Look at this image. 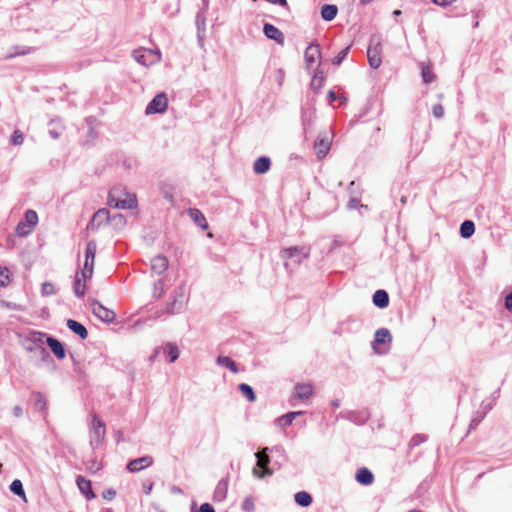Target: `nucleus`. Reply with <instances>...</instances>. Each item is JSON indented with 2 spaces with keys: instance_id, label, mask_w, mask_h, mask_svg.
I'll use <instances>...</instances> for the list:
<instances>
[{
  "instance_id": "1",
  "label": "nucleus",
  "mask_w": 512,
  "mask_h": 512,
  "mask_svg": "<svg viewBox=\"0 0 512 512\" xmlns=\"http://www.w3.org/2000/svg\"><path fill=\"white\" fill-rule=\"evenodd\" d=\"M309 256L310 247L308 246H291L280 251V257L284 261V267L287 271L290 268L289 260L295 265H300Z\"/></svg>"
},
{
  "instance_id": "2",
  "label": "nucleus",
  "mask_w": 512,
  "mask_h": 512,
  "mask_svg": "<svg viewBox=\"0 0 512 512\" xmlns=\"http://www.w3.org/2000/svg\"><path fill=\"white\" fill-rule=\"evenodd\" d=\"M383 44L381 35H372L367 48V60L371 68L377 69L382 64Z\"/></svg>"
},
{
  "instance_id": "3",
  "label": "nucleus",
  "mask_w": 512,
  "mask_h": 512,
  "mask_svg": "<svg viewBox=\"0 0 512 512\" xmlns=\"http://www.w3.org/2000/svg\"><path fill=\"white\" fill-rule=\"evenodd\" d=\"M38 223V215L36 211L29 209L24 214V220L20 221L15 229V232L20 237H26L32 233L34 227Z\"/></svg>"
},
{
  "instance_id": "4",
  "label": "nucleus",
  "mask_w": 512,
  "mask_h": 512,
  "mask_svg": "<svg viewBox=\"0 0 512 512\" xmlns=\"http://www.w3.org/2000/svg\"><path fill=\"white\" fill-rule=\"evenodd\" d=\"M257 459L256 465L253 468V475L258 478H264L273 474V470L269 467V457L266 454V450H258L255 453Z\"/></svg>"
},
{
  "instance_id": "5",
  "label": "nucleus",
  "mask_w": 512,
  "mask_h": 512,
  "mask_svg": "<svg viewBox=\"0 0 512 512\" xmlns=\"http://www.w3.org/2000/svg\"><path fill=\"white\" fill-rule=\"evenodd\" d=\"M331 144L332 135L329 131L319 133L314 143L315 154L319 160L328 154Z\"/></svg>"
},
{
  "instance_id": "6",
  "label": "nucleus",
  "mask_w": 512,
  "mask_h": 512,
  "mask_svg": "<svg viewBox=\"0 0 512 512\" xmlns=\"http://www.w3.org/2000/svg\"><path fill=\"white\" fill-rule=\"evenodd\" d=\"M45 337L46 338V344L48 345V347L51 349V351L53 352V354L58 358V359H64L65 356H66V351H65V347L63 345L62 342H60L58 339H56L55 337L51 336V335H48V334H45V333H38V337H35L34 338V342L37 343H43L42 341V338Z\"/></svg>"
},
{
  "instance_id": "7",
  "label": "nucleus",
  "mask_w": 512,
  "mask_h": 512,
  "mask_svg": "<svg viewBox=\"0 0 512 512\" xmlns=\"http://www.w3.org/2000/svg\"><path fill=\"white\" fill-rule=\"evenodd\" d=\"M168 106V99L166 94L159 93L153 97L146 107L145 113L150 114H161L164 113Z\"/></svg>"
},
{
  "instance_id": "8",
  "label": "nucleus",
  "mask_w": 512,
  "mask_h": 512,
  "mask_svg": "<svg viewBox=\"0 0 512 512\" xmlns=\"http://www.w3.org/2000/svg\"><path fill=\"white\" fill-rule=\"evenodd\" d=\"M160 354H163L167 357V361L169 363L175 362L179 357V349L177 345L173 343H167L163 347H158L155 349L154 353L150 356V360L154 361Z\"/></svg>"
},
{
  "instance_id": "9",
  "label": "nucleus",
  "mask_w": 512,
  "mask_h": 512,
  "mask_svg": "<svg viewBox=\"0 0 512 512\" xmlns=\"http://www.w3.org/2000/svg\"><path fill=\"white\" fill-rule=\"evenodd\" d=\"M92 313L105 323H112L115 320V312L104 307L99 301L91 303Z\"/></svg>"
},
{
  "instance_id": "10",
  "label": "nucleus",
  "mask_w": 512,
  "mask_h": 512,
  "mask_svg": "<svg viewBox=\"0 0 512 512\" xmlns=\"http://www.w3.org/2000/svg\"><path fill=\"white\" fill-rule=\"evenodd\" d=\"M108 203L111 207L117 209H131L136 205V198L129 197L126 199H119L116 197V191L112 190L108 195Z\"/></svg>"
},
{
  "instance_id": "11",
  "label": "nucleus",
  "mask_w": 512,
  "mask_h": 512,
  "mask_svg": "<svg viewBox=\"0 0 512 512\" xmlns=\"http://www.w3.org/2000/svg\"><path fill=\"white\" fill-rule=\"evenodd\" d=\"M337 418H343V419L349 420L357 425H362L368 420L369 413L367 410H360V411L344 410V411L340 412V414Z\"/></svg>"
},
{
  "instance_id": "12",
  "label": "nucleus",
  "mask_w": 512,
  "mask_h": 512,
  "mask_svg": "<svg viewBox=\"0 0 512 512\" xmlns=\"http://www.w3.org/2000/svg\"><path fill=\"white\" fill-rule=\"evenodd\" d=\"M320 56H321L320 46L318 44H313V43L310 44L306 48L305 53H304V58H305L307 69H311L313 67V65L317 63V61H318L317 68H319Z\"/></svg>"
},
{
  "instance_id": "13",
  "label": "nucleus",
  "mask_w": 512,
  "mask_h": 512,
  "mask_svg": "<svg viewBox=\"0 0 512 512\" xmlns=\"http://www.w3.org/2000/svg\"><path fill=\"white\" fill-rule=\"evenodd\" d=\"M110 220V213L109 210L106 208H101L97 212L94 213L92 219L87 225L88 229L96 230L98 229L102 224L108 223Z\"/></svg>"
},
{
  "instance_id": "14",
  "label": "nucleus",
  "mask_w": 512,
  "mask_h": 512,
  "mask_svg": "<svg viewBox=\"0 0 512 512\" xmlns=\"http://www.w3.org/2000/svg\"><path fill=\"white\" fill-rule=\"evenodd\" d=\"M76 484L80 492L85 496L87 500L96 498V494L92 490V484L90 480L79 475L76 478Z\"/></svg>"
},
{
  "instance_id": "15",
  "label": "nucleus",
  "mask_w": 512,
  "mask_h": 512,
  "mask_svg": "<svg viewBox=\"0 0 512 512\" xmlns=\"http://www.w3.org/2000/svg\"><path fill=\"white\" fill-rule=\"evenodd\" d=\"M153 463V459L150 456H143L134 460H131L127 464V469L130 472H139L149 466H151Z\"/></svg>"
},
{
  "instance_id": "16",
  "label": "nucleus",
  "mask_w": 512,
  "mask_h": 512,
  "mask_svg": "<svg viewBox=\"0 0 512 512\" xmlns=\"http://www.w3.org/2000/svg\"><path fill=\"white\" fill-rule=\"evenodd\" d=\"M264 35L271 40H274L278 44L284 43V35L283 33L273 24L265 23L263 27Z\"/></svg>"
},
{
  "instance_id": "17",
  "label": "nucleus",
  "mask_w": 512,
  "mask_h": 512,
  "mask_svg": "<svg viewBox=\"0 0 512 512\" xmlns=\"http://www.w3.org/2000/svg\"><path fill=\"white\" fill-rule=\"evenodd\" d=\"M105 435V425L103 421L96 416L93 417V435L91 444L95 441L96 445H100Z\"/></svg>"
},
{
  "instance_id": "18",
  "label": "nucleus",
  "mask_w": 512,
  "mask_h": 512,
  "mask_svg": "<svg viewBox=\"0 0 512 512\" xmlns=\"http://www.w3.org/2000/svg\"><path fill=\"white\" fill-rule=\"evenodd\" d=\"M184 303V295L182 290L175 293L174 299L172 302L168 303L166 306V314L173 315L175 313L180 312L183 308Z\"/></svg>"
},
{
  "instance_id": "19",
  "label": "nucleus",
  "mask_w": 512,
  "mask_h": 512,
  "mask_svg": "<svg viewBox=\"0 0 512 512\" xmlns=\"http://www.w3.org/2000/svg\"><path fill=\"white\" fill-rule=\"evenodd\" d=\"M168 268V259L164 255H157L151 259V270L161 275L163 274Z\"/></svg>"
},
{
  "instance_id": "20",
  "label": "nucleus",
  "mask_w": 512,
  "mask_h": 512,
  "mask_svg": "<svg viewBox=\"0 0 512 512\" xmlns=\"http://www.w3.org/2000/svg\"><path fill=\"white\" fill-rule=\"evenodd\" d=\"M66 325L73 333L78 335L82 340H85L88 337L87 328L80 322L73 319H68Z\"/></svg>"
},
{
  "instance_id": "21",
  "label": "nucleus",
  "mask_w": 512,
  "mask_h": 512,
  "mask_svg": "<svg viewBox=\"0 0 512 512\" xmlns=\"http://www.w3.org/2000/svg\"><path fill=\"white\" fill-rule=\"evenodd\" d=\"M271 167V160L267 156H260L257 158L253 165V170L256 174H265Z\"/></svg>"
},
{
  "instance_id": "22",
  "label": "nucleus",
  "mask_w": 512,
  "mask_h": 512,
  "mask_svg": "<svg viewBox=\"0 0 512 512\" xmlns=\"http://www.w3.org/2000/svg\"><path fill=\"white\" fill-rule=\"evenodd\" d=\"M188 215L203 230L208 228V223L204 214L197 208H189Z\"/></svg>"
},
{
  "instance_id": "23",
  "label": "nucleus",
  "mask_w": 512,
  "mask_h": 512,
  "mask_svg": "<svg viewBox=\"0 0 512 512\" xmlns=\"http://www.w3.org/2000/svg\"><path fill=\"white\" fill-rule=\"evenodd\" d=\"M153 56L154 55H153L152 50L138 49L133 52V58L135 59V61L144 66H148L149 64H151L153 62V60L148 59Z\"/></svg>"
},
{
  "instance_id": "24",
  "label": "nucleus",
  "mask_w": 512,
  "mask_h": 512,
  "mask_svg": "<svg viewBox=\"0 0 512 512\" xmlns=\"http://www.w3.org/2000/svg\"><path fill=\"white\" fill-rule=\"evenodd\" d=\"M338 13V7L334 4H325L321 8V17L325 21H332Z\"/></svg>"
},
{
  "instance_id": "25",
  "label": "nucleus",
  "mask_w": 512,
  "mask_h": 512,
  "mask_svg": "<svg viewBox=\"0 0 512 512\" xmlns=\"http://www.w3.org/2000/svg\"><path fill=\"white\" fill-rule=\"evenodd\" d=\"M313 392V387L310 384H297L295 386V396L299 399H308Z\"/></svg>"
},
{
  "instance_id": "26",
  "label": "nucleus",
  "mask_w": 512,
  "mask_h": 512,
  "mask_svg": "<svg viewBox=\"0 0 512 512\" xmlns=\"http://www.w3.org/2000/svg\"><path fill=\"white\" fill-rule=\"evenodd\" d=\"M82 276L80 277V273L77 272L74 279L73 290L78 298H82L85 295L86 285Z\"/></svg>"
},
{
  "instance_id": "27",
  "label": "nucleus",
  "mask_w": 512,
  "mask_h": 512,
  "mask_svg": "<svg viewBox=\"0 0 512 512\" xmlns=\"http://www.w3.org/2000/svg\"><path fill=\"white\" fill-rule=\"evenodd\" d=\"M216 363L220 366L228 368L233 373L239 372L237 363L228 356H218Z\"/></svg>"
},
{
  "instance_id": "28",
  "label": "nucleus",
  "mask_w": 512,
  "mask_h": 512,
  "mask_svg": "<svg viewBox=\"0 0 512 512\" xmlns=\"http://www.w3.org/2000/svg\"><path fill=\"white\" fill-rule=\"evenodd\" d=\"M356 480L362 485H370L372 484L374 477L368 469L361 468L356 473Z\"/></svg>"
},
{
  "instance_id": "29",
  "label": "nucleus",
  "mask_w": 512,
  "mask_h": 512,
  "mask_svg": "<svg viewBox=\"0 0 512 512\" xmlns=\"http://www.w3.org/2000/svg\"><path fill=\"white\" fill-rule=\"evenodd\" d=\"M228 484L226 481H220L214 491V501L222 502L227 495Z\"/></svg>"
},
{
  "instance_id": "30",
  "label": "nucleus",
  "mask_w": 512,
  "mask_h": 512,
  "mask_svg": "<svg viewBox=\"0 0 512 512\" xmlns=\"http://www.w3.org/2000/svg\"><path fill=\"white\" fill-rule=\"evenodd\" d=\"M384 344V327L379 328L375 332V339L372 342V349L378 355H381L383 352L380 349V345Z\"/></svg>"
},
{
  "instance_id": "31",
  "label": "nucleus",
  "mask_w": 512,
  "mask_h": 512,
  "mask_svg": "<svg viewBox=\"0 0 512 512\" xmlns=\"http://www.w3.org/2000/svg\"><path fill=\"white\" fill-rule=\"evenodd\" d=\"M421 76L425 83H431L435 79V74L432 70L431 63H422L421 64Z\"/></svg>"
},
{
  "instance_id": "32",
  "label": "nucleus",
  "mask_w": 512,
  "mask_h": 512,
  "mask_svg": "<svg viewBox=\"0 0 512 512\" xmlns=\"http://www.w3.org/2000/svg\"><path fill=\"white\" fill-rule=\"evenodd\" d=\"M302 414H303L302 411L288 412L287 414L278 418V423L283 428L288 427L289 425L292 424L293 420L296 417L301 416Z\"/></svg>"
},
{
  "instance_id": "33",
  "label": "nucleus",
  "mask_w": 512,
  "mask_h": 512,
  "mask_svg": "<svg viewBox=\"0 0 512 512\" xmlns=\"http://www.w3.org/2000/svg\"><path fill=\"white\" fill-rule=\"evenodd\" d=\"M238 390L249 402L256 401V394L250 385L246 383H241L238 385Z\"/></svg>"
},
{
  "instance_id": "34",
  "label": "nucleus",
  "mask_w": 512,
  "mask_h": 512,
  "mask_svg": "<svg viewBox=\"0 0 512 512\" xmlns=\"http://www.w3.org/2000/svg\"><path fill=\"white\" fill-rule=\"evenodd\" d=\"M27 351L34 352L41 357L43 361L51 359L50 353L41 345H31L26 347Z\"/></svg>"
},
{
  "instance_id": "35",
  "label": "nucleus",
  "mask_w": 512,
  "mask_h": 512,
  "mask_svg": "<svg viewBox=\"0 0 512 512\" xmlns=\"http://www.w3.org/2000/svg\"><path fill=\"white\" fill-rule=\"evenodd\" d=\"M324 79L323 71L317 68L311 80V88L313 90H319L324 84Z\"/></svg>"
},
{
  "instance_id": "36",
  "label": "nucleus",
  "mask_w": 512,
  "mask_h": 512,
  "mask_svg": "<svg viewBox=\"0 0 512 512\" xmlns=\"http://www.w3.org/2000/svg\"><path fill=\"white\" fill-rule=\"evenodd\" d=\"M13 52L7 54L4 59L8 60V59H12V58H15L16 56H20V55H27L31 52L34 51V48L32 47H27V46H15L13 47Z\"/></svg>"
},
{
  "instance_id": "37",
  "label": "nucleus",
  "mask_w": 512,
  "mask_h": 512,
  "mask_svg": "<svg viewBox=\"0 0 512 512\" xmlns=\"http://www.w3.org/2000/svg\"><path fill=\"white\" fill-rule=\"evenodd\" d=\"M32 398L34 401L35 408L38 409L39 411L43 412L47 406V402H46V398H45L44 394L41 392H33Z\"/></svg>"
},
{
  "instance_id": "38",
  "label": "nucleus",
  "mask_w": 512,
  "mask_h": 512,
  "mask_svg": "<svg viewBox=\"0 0 512 512\" xmlns=\"http://www.w3.org/2000/svg\"><path fill=\"white\" fill-rule=\"evenodd\" d=\"M475 225L472 221L466 220L460 226V234L463 238H469L474 234Z\"/></svg>"
},
{
  "instance_id": "39",
  "label": "nucleus",
  "mask_w": 512,
  "mask_h": 512,
  "mask_svg": "<svg viewBox=\"0 0 512 512\" xmlns=\"http://www.w3.org/2000/svg\"><path fill=\"white\" fill-rule=\"evenodd\" d=\"M313 117H314V111L312 109L302 108L301 121H302L304 130H306L307 128H309L312 125Z\"/></svg>"
},
{
  "instance_id": "40",
  "label": "nucleus",
  "mask_w": 512,
  "mask_h": 512,
  "mask_svg": "<svg viewBox=\"0 0 512 512\" xmlns=\"http://www.w3.org/2000/svg\"><path fill=\"white\" fill-rule=\"evenodd\" d=\"M295 502L302 507H307L312 503V497L309 493L301 491L295 494Z\"/></svg>"
},
{
  "instance_id": "41",
  "label": "nucleus",
  "mask_w": 512,
  "mask_h": 512,
  "mask_svg": "<svg viewBox=\"0 0 512 512\" xmlns=\"http://www.w3.org/2000/svg\"><path fill=\"white\" fill-rule=\"evenodd\" d=\"M109 222L115 229H122L126 225V217L121 213H116L113 216H110Z\"/></svg>"
},
{
  "instance_id": "42",
  "label": "nucleus",
  "mask_w": 512,
  "mask_h": 512,
  "mask_svg": "<svg viewBox=\"0 0 512 512\" xmlns=\"http://www.w3.org/2000/svg\"><path fill=\"white\" fill-rule=\"evenodd\" d=\"M361 197H350L348 203H347V209L348 210H354L358 209L360 214H362V210L367 211L368 206L360 203Z\"/></svg>"
},
{
  "instance_id": "43",
  "label": "nucleus",
  "mask_w": 512,
  "mask_h": 512,
  "mask_svg": "<svg viewBox=\"0 0 512 512\" xmlns=\"http://www.w3.org/2000/svg\"><path fill=\"white\" fill-rule=\"evenodd\" d=\"M10 490L14 494H16L19 497H21L25 502H27V498H26V494H25V491H24V488H23V484H22V482L20 480H18V479L14 480L11 483V485H10Z\"/></svg>"
},
{
  "instance_id": "44",
  "label": "nucleus",
  "mask_w": 512,
  "mask_h": 512,
  "mask_svg": "<svg viewBox=\"0 0 512 512\" xmlns=\"http://www.w3.org/2000/svg\"><path fill=\"white\" fill-rule=\"evenodd\" d=\"M96 249H97V246H96L95 241H93V240L89 241L86 244L85 260L94 261L95 256H96Z\"/></svg>"
},
{
  "instance_id": "45",
  "label": "nucleus",
  "mask_w": 512,
  "mask_h": 512,
  "mask_svg": "<svg viewBox=\"0 0 512 512\" xmlns=\"http://www.w3.org/2000/svg\"><path fill=\"white\" fill-rule=\"evenodd\" d=\"M94 261H84L83 269L79 272L83 279H89L93 274Z\"/></svg>"
},
{
  "instance_id": "46",
  "label": "nucleus",
  "mask_w": 512,
  "mask_h": 512,
  "mask_svg": "<svg viewBox=\"0 0 512 512\" xmlns=\"http://www.w3.org/2000/svg\"><path fill=\"white\" fill-rule=\"evenodd\" d=\"M11 280V273L7 267L0 266V287H6Z\"/></svg>"
},
{
  "instance_id": "47",
  "label": "nucleus",
  "mask_w": 512,
  "mask_h": 512,
  "mask_svg": "<svg viewBox=\"0 0 512 512\" xmlns=\"http://www.w3.org/2000/svg\"><path fill=\"white\" fill-rule=\"evenodd\" d=\"M349 197H361L362 190L360 184L356 181H351L348 186Z\"/></svg>"
},
{
  "instance_id": "48",
  "label": "nucleus",
  "mask_w": 512,
  "mask_h": 512,
  "mask_svg": "<svg viewBox=\"0 0 512 512\" xmlns=\"http://www.w3.org/2000/svg\"><path fill=\"white\" fill-rule=\"evenodd\" d=\"M350 50V46H347L346 48L342 49L332 60L333 65L339 66L344 59L347 57Z\"/></svg>"
},
{
  "instance_id": "49",
  "label": "nucleus",
  "mask_w": 512,
  "mask_h": 512,
  "mask_svg": "<svg viewBox=\"0 0 512 512\" xmlns=\"http://www.w3.org/2000/svg\"><path fill=\"white\" fill-rule=\"evenodd\" d=\"M373 303L381 309L384 308V289H379L374 293Z\"/></svg>"
},
{
  "instance_id": "50",
  "label": "nucleus",
  "mask_w": 512,
  "mask_h": 512,
  "mask_svg": "<svg viewBox=\"0 0 512 512\" xmlns=\"http://www.w3.org/2000/svg\"><path fill=\"white\" fill-rule=\"evenodd\" d=\"M56 293L55 286L51 282H44L41 286V294L43 296H51Z\"/></svg>"
},
{
  "instance_id": "51",
  "label": "nucleus",
  "mask_w": 512,
  "mask_h": 512,
  "mask_svg": "<svg viewBox=\"0 0 512 512\" xmlns=\"http://www.w3.org/2000/svg\"><path fill=\"white\" fill-rule=\"evenodd\" d=\"M164 294V284H163V280L159 279L157 280L155 283H154V286H153V296L156 298V299H159L162 297V295Z\"/></svg>"
},
{
  "instance_id": "52",
  "label": "nucleus",
  "mask_w": 512,
  "mask_h": 512,
  "mask_svg": "<svg viewBox=\"0 0 512 512\" xmlns=\"http://www.w3.org/2000/svg\"><path fill=\"white\" fill-rule=\"evenodd\" d=\"M11 144L15 145V146H19L23 143L24 141V135L23 133L20 131V130H15L13 132V134L11 135Z\"/></svg>"
},
{
  "instance_id": "53",
  "label": "nucleus",
  "mask_w": 512,
  "mask_h": 512,
  "mask_svg": "<svg viewBox=\"0 0 512 512\" xmlns=\"http://www.w3.org/2000/svg\"><path fill=\"white\" fill-rule=\"evenodd\" d=\"M86 468L91 473H96L102 468V464L100 461L91 460L86 462Z\"/></svg>"
},
{
  "instance_id": "54",
  "label": "nucleus",
  "mask_w": 512,
  "mask_h": 512,
  "mask_svg": "<svg viewBox=\"0 0 512 512\" xmlns=\"http://www.w3.org/2000/svg\"><path fill=\"white\" fill-rule=\"evenodd\" d=\"M426 442H427L426 435L417 434L411 439L410 446L413 448V447L425 444Z\"/></svg>"
},
{
  "instance_id": "55",
  "label": "nucleus",
  "mask_w": 512,
  "mask_h": 512,
  "mask_svg": "<svg viewBox=\"0 0 512 512\" xmlns=\"http://www.w3.org/2000/svg\"><path fill=\"white\" fill-rule=\"evenodd\" d=\"M255 509L254 500L252 497H246L242 502V510L245 512H252Z\"/></svg>"
},
{
  "instance_id": "56",
  "label": "nucleus",
  "mask_w": 512,
  "mask_h": 512,
  "mask_svg": "<svg viewBox=\"0 0 512 512\" xmlns=\"http://www.w3.org/2000/svg\"><path fill=\"white\" fill-rule=\"evenodd\" d=\"M433 115L436 117V118H441L443 117L444 115V108L442 105L440 104H437L433 107Z\"/></svg>"
},
{
  "instance_id": "57",
  "label": "nucleus",
  "mask_w": 512,
  "mask_h": 512,
  "mask_svg": "<svg viewBox=\"0 0 512 512\" xmlns=\"http://www.w3.org/2000/svg\"><path fill=\"white\" fill-rule=\"evenodd\" d=\"M116 496L114 489H107L103 492L102 497L106 500H113Z\"/></svg>"
},
{
  "instance_id": "58",
  "label": "nucleus",
  "mask_w": 512,
  "mask_h": 512,
  "mask_svg": "<svg viewBox=\"0 0 512 512\" xmlns=\"http://www.w3.org/2000/svg\"><path fill=\"white\" fill-rule=\"evenodd\" d=\"M505 308L512 311V291L505 298Z\"/></svg>"
},
{
  "instance_id": "59",
  "label": "nucleus",
  "mask_w": 512,
  "mask_h": 512,
  "mask_svg": "<svg viewBox=\"0 0 512 512\" xmlns=\"http://www.w3.org/2000/svg\"><path fill=\"white\" fill-rule=\"evenodd\" d=\"M199 512H215V510L210 504L204 503L200 506Z\"/></svg>"
},
{
  "instance_id": "60",
  "label": "nucleus",
  "mask_w": 512,
  "mask_h": 512,
  "mask_svg": "<svg viewBox=\"0 0 512 512\" xmlns=\"http://www.w3.org/2000/svg\"><path fill=\"white\" fill-rule=\"evenodd\" d=\"M327 97H328L329 104H332L337 99V95H336V93L333 90H330L328 92Z\"/></svg>"
},
{
  "instance_id": "61",
  "label": "nucleus",
  "mask_w": 512,
  "mask_h": 512,
  "mask_svg": "<svg viewBox=\"0 0 512 512\" xmlns=\"http://www.w3.org/2000/svg\"><path fill=\"white\" fill-rule=\"evenodd\" d=\"M13 414L16 416V417H21L23 415V409L20 407V406H15L13 408Z\"/></svg>"
},
{
  "instance_id": "62",
  "label": "nucleus",
  "mask_w": 512,
  "mask_h": 512,
  "mask_svg": "<svg viewBox=\"0 0 512 512\" xmlns=\"http://www.w3.org/2000/svg\"><path fill=\"white\" fill-rule=\"evenodd\" d=\"M433 3L439 6H446L451 4L452 2L448 0H433Z\"/></svg>"
},
{
  "instance_id": "63",
  "label": "nucleus",
  "mask_w": 512,
  "mask_h": 512,
  "mask_svg": "<svg viewBox=\"0 0 512 512\" xmlns=\"http://www.w3.org/2000/svg\"><path fill=\"white\" fill-rule=\"evenodd\" d=\"M49 135L51 136V138L53 139H58L60 137V132H58L57 130L55 129H50L49 130Z\"/></svg>"
},
{
  "instance_id": "64",
  "label": "nucleus",
  "mask_w": 512,
  "mask_h": 512,
  "mask_svg": "<svg viewBox=\"0 0 512 512\" xmlns=\"http://www.w3.org/2000/svg\"><path fill=\"white\" fill-rule=\"evenodd\" d=\"M332 408L336 409L340 407V401L338 399H335L331 402Z\"/></svg>"
}]
</instances>
